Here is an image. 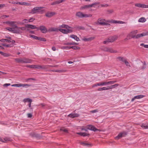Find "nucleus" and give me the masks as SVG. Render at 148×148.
<instances>
[{
    "label": "nucleus",
    "instance_id": "412c9836",
    "mask_svg": "<svg viewBox=\"0 0 148 148\" xmlns=\"http://www.w3.org/2000/svg\"><path fill=\"white\" fill-rule=\"evenodd\" d=\"M32 61L27 58H23V63H31Z\"/></svg>",
    "mask_w": 148,
    "mask_h": 148
},
{
    "label": "nucleus",
    "instance_id": "c85d7f7f",
    "mask_svg": "<svg viewBox=\"0 0 148 148\" xmlns=\"http://www.w3.org/2000/svg\"><path fill=\"white\" fill-rule=\"evenodd\" d=\"M16 23V21H10V25L14 26L15 28L18 29V27L16 25V24H14V23Z\"/></svg>",
    "mask_w": 148,
    "mask_h": 148
},
{
    "label": "nucleus",
    "instance_id": "423d86ee",
    "mask_svg": "<svg viewBox=\"0 0 148 148\" xmlns=\"http://www.w3.org/2000/svg\"><path fill=\"white\" fill-rule=\"evenodd\" d=\"M102 49L104 51L108 52H110L111 53H116L117 52L116 51L113 50L111 48H109L105 47H103L102 48Z\"/></svg>",
    "mask_w": 148,
    "mask_h": 148
},
{
    "label": "nucleus",
    "instance_id": "79ce46f5",
    "mask_svg": "<svg viewBox=\"0 0 148 148\" xmlns=\"http://www.w3.org/2000/svg\"><path fill=\"white\" fill-rule=\"evenodd\" d=\"M4 140H5V142H6L8 141H11L12 139L10 138L5 137L4 138Z\"/></svg>",
    "mask_w": 148,
    "mask_h": 148
},
{
    "label": "nucleus",
    "instance_id": "ea45409f",
    "mask_svg": "<svg viewBox=\"0 0 148 148\" xmlns=\"http://www.w3.org/2000/svg\"><path fill=\"white\" fill-rule=\"evenodd\" d=\"M30 37L33 38L34 39L36 40H38V36H35L33 35H30Z\"/></svg>",
    "mask_w": 148,
    "mask_h": 148
},
{
    "label": "nucleus",
    "instance_id": "dca6fc26",
    "mask_svg": "<svg viewBox=\"0 0 148 148\" xmlns=\"http://www.w3.org/2000/svg\"><path fill=\"white\" fill-rule=\"evenodd\" d=\"M56 14V13L54 12H48L45 14V16L48 17H51Z\"/></svg>",
    "mask_w": 148,
    "mask_h": 148
},
{
    "label": "nucleus",
    "instance_id": "a211bd4d",
    "mask_svg": "<svg viewBox=\"0 0 148 148\" xmlns=\"http://www.w3.org/2000/svg\"><path fill=\"white\" fill-rule=\"evenodd\" d=\"M79 116V114L77 113H71L68 115V116L71 118H74L77 117Z\"/></svg>",
    "mask_w": 148,
    "mask_h": 148
},
{
    "label": "nucleus",
    "instance_id": "393cba45",
    "mask_svg": "<svg viewBox=\"0 0 148 148\" xmlns=\"http://www.w3.org/2000/svg\"><path fill=\"white\" fill-rule=\"evenodd\" d=\"M76 134L79 135L81 136H82L84 137H85L86 136H88L89 134H88L86 133L85 132H77Z\"/></svg>",
    "mask_w": 148,
    "mask_h": 148
},
{
    "label": "nucleus",
    "instance_id": "c756f323",
    "mask_svg": "<svg viewBox=\"0 0 148 148\" xmlns=\"http://www.w3.org/2000/svg\"><path fill=\"white\" fill-rule=\"evenodd\" d=\"M23 101L25 103L28 102L29 103L32 102V100L29 98H26L24 99Z\"/></svg>",
    "mask_w": 148,
    "mask_h": 148
},
{
    "label": "nucleus",
    "instance_id": "a878e982",
    "mask_svg": "<svg viewBox=\"0 0 148 148\" xmlns=\"http://www.w3.org/2000/svg\"><path fill=\"white\" fill-rule=\"evenodd\" d=\"M35 20V19L34 18H29V19H24L23 20V21H27V22H25V23H28V22H33L34 20Z\"/></svg>",
    "mask_w": 148,
    "mask_h": 148
},
{
    "label": "nucleus",
    "instance_id": "4c0bfd02",
    "mask_svg": "<svg viewBox=\"0 0 148 148\" xmlns=\"http://www.w3.org/2000/svg\"><path fill=\"white\" fill-rule=\"evenodd\" d=\"M12 86L16 87H22V84H14L12 85Z\"/></svg>",
    "mask_w": 148,
    "mask_h": 148
},
{
    "label": "nucleus",
    "instance_id": "680f3d73",
    "mask_svg": "<svg viewBox=\"0 0 148 148\" xmlns=\"http://www.w3.org/2000/svg\"><path fill=\"white\" fill-rule=\"evenodd\" d=\"M64 45H71L72 44H71V42H66L64 43Z\"/></svg>",
    "mask_w": 148,
    "mask_h": 148
},
{
    "label": "nucleus",
    "instance_id": "5701e85b",
    "mask_svg": "<svg viewBox=\"0 0 148 148\" xmlns=\"http://www.w3.org/2000/svg\"><path fill=\"white\" fill-rule=\"evenodd\" d=\"M72 29H75L77 30H84L85 29L84 27L83 26H80L77 25H75L74 28H71Z\"/></svg>",
    "mask_w": 148,
    "mask_h": 148
},
{
    "label": "nucleus",
    "instance_id": "cd10ccee",
    "mask_svg": "<svg viewBox=\"0 0 148 148\" xmlns=\"http://www.w3.org/2000/svg\"><path fill=\"white\" fill-rule=\"evenodd\" d=\"M15 60L18 63H23V58H16Z\"/></svg>",
    "mask_w": 148,
    "mask_h": 148
},
{
    "label": "nucleus",
    "instance_id": "6ab92c4d",
    "mask_svg": "<svg viewBox=\"0 0 148 148\" xmlns=\"http://www.w3.org/2000/svg\"><path fill=\"white\" fill-rule=\"evenodd\" d=\"M25 27L28 28H30L32 29H37V30L38 28V27H37L35 25L30 24H27L25 25Z\"/></svg>",
    "mask_w": 148,
    "mask_h": 148
},
{
    "label": "nucleus",
    "instance_id": "f704fd0d",
    "mask_svg": "<svg viewBox=\"0 0 148 148\" xmlns=\"http://www.w3.org/2000/svg\"><path fill=\"white\" fill-rule=\"evenodd\" d=\"M60 27H62V28H71V27L69 26L65 25V24H63L61 25L60 26Z\"/></svg>",
    "mask_w": 148,
    "mask_h": 148
},
{
    "label": "nucleus",
    "instance_id": "de8ad7c7",
    "mask_svg": "<svg viewBox=\"0 0 148 148\" xmlns=\"http://www.w3.org/2000/svg\"><path fill=\"white\" fill-rule=\"evenodd\" d=\"M62 48L63 49L68 50L71 49V46H64Z\"/></svg>",
    "mask_w": 148,
    "mask_h": 148
},
{
    "label": "nucleus",
    "instance_id": "bb28decb",
    "mask_svg": "<svg viewBox=\"0 0 148 148\" xmlns=\"http://www.w3.org/2000/svg\"><path fill=\"white\" fill-rule=\"evenodd\" d=\"M70 37L75 39L77 41H79L80 40L79 38L76 35H71L70 36Z\"/></svg>",
    "mask_w": 148,
    "mask_h": 148
},
{
    "label": "nucleus",
    "instance_id": "09e8293b",
    "mask_svg": "<svg viewBox=\"0 0 148 148\" xmlns=\"http://www.w3.org/2000/svg\"><path fill=\"white\" fill-rule=\"evenodd\" d=\"M6 29L10 32L14 31V29L11 27H7Z\"/></svg>",
    "mask_w": 148,
    "mask_h": 148
},
{
    "label": "nucleus",
    "instance_id": "39448f33",
    "mask_svg": "<svg viewBox=\"0 0 148 148\" xmlns=\"http://www.w3.org/2000/svg\"><path fill=\"white\" fill-rule=\"evenodd\" d=\"M42 7H36L33 8L31 10V13L32 14H34L37 12H39L40 13L42 14L44 12L43 10L39 11L42 8Z\"/></svg>",
    "mask_w": 148,
    "mask_h": 148
},
{
    "label": "nucleus",
    "instance_id": "c9c22d12",
    "mask_svg": "<svg viewBox=\"0 0 148 148\" xmlns=\"http://www.w3.org/2000/svg\"><path fill=\"white\" fill-rule=\"evenodd\" d=\"M146 21V19L143 17H141L138 20V22H144Z\"/></svg>",
    "mask_w": 148,
    "mask_h": 148
},
{
    "label": "nucleus",
    "instance_id": "20e7f679",
    "mask_svg": "<svg viewBox=\"0 0 148 148\" xmlns=\"http://www.w3.org/2000/svg\"><path fill=\"white\" fill-rule=\"evenodd\" d=\"M118 38L117 36H113L110 37L106 40L103 42V43L104 44H107L108 42H113L115 40H116Z\"/></svg>",
    "mask_w": 148,
    "mask_h": 148
},
{
    "label": "nucleus",
    "instance_id": "7ed1b4c3",
    "mask_svg": "<svg viewBox=\"0 0 148 148\" xmlns=\"http://www.w3.org/2000/svg\"><path fill=\"white\" fill-rule=\"evenodd\" d=\"M107 21L105 19L100 18L98 19L97 24L99 25H110L109 23H106Z\"/></svg>",
    "mask_w": 148,
    "mask_h": 148
},
{
    "label": "nucleus",
    "instance_id": "f8f14e48",
    "mask_svg": "<svg viewBox=\"0 0 148 148\" xmlns=\"http://www.w3.org/2000/svg\"><path fill=\"white\" fill-rule=\"evenodd\" d=\"M11 42L12 43L11 44H6L5 43H2L1 44V45L7 47H11L15 45L14 43L15 42V41L14 40H12Z\"/></svg>",
    "mask_w": 148,
    "mask_h": 148
},
{
    "label": "nucleus",
    "instance_id": "603ef678",
    "mask_svg": "<svg viewBox=\"0 0 148 148\" xmlns=\"http://www.w3.org/2000/svg\"><path fill=\"white\" fill-rule=\"evenodd\" d=\"M92 16V15L91 14H84V17H91Z\"/></svg>",
    "mask_w": 148,
    "mask_h": 148
},
{
    "label": "nucleus",
    "instance_id": "a19ab883",
    "mask_svg": "<svg viewBox=\"0 0 148 148\" xmlns=\"http://www.w3.org/2000/svg\"><path fill=\"white\" fill-rule=\"evenodd\" d=\"M119 85L118 84H115L114 85H112L111 86H109V89H111L112 88H114L116 86H119Z\"/></svg>",
    "mask_w": 148,
    "mask_h": 148
},
{
    "label": "nucleus",
    "instance_id": "473e14b6",
    "mask_svg": "<svg viewBox=\"0 0 148 148\" xmlns=\"http://www.w3.org/2000/svg\"><path fill=\"white\" fill-rule=\"evenodd\" d=\"M117 59L120 61H121L123 62H125L126 60V59L123 57H119L117 58Z\"/></svg>",
    "mask_w": 148,
    "mask_h": 148
},
{
    "label": "nucleus",
    "instance_id": "f257e3e1",
    "mask_svg": "<svg viewBox=\"0 0 148 148\" xmlns=\"http://www.w3.org/2000/svg\"><path fill=\"white\" fill-rule=\"evenodd\" d=\"M52 66L49 65H27L26 67L28 68L33 69H48L49 67Z\"/></svg>",
    "mask_w": 148,
    "mask_h": 148
},
{
    "label": "nucleus",
    "instance_id": "3c124183",
    "mask_svg": "<svg viewBox=\"0 0 148 148\" xmlns=\"http://www.w3.org/2000/svg\"><path fill=\"white\" fill-rule=\"evenodd\" d=\"M124 63H125V65L127 66H128V67H130V63H129V62L128 61H127L126 60L125 62Z\"/></svg>",
    "mask_w": 148,
    "mask_h": 148
},
{
    "label": "nucleus",
    "instance_id": "c03bdc74",
    "mask_svg": "<svg viewBox=\"0 0 148 148\" xmlns=\"http://www.w3.org/2000/svg\"><path fill=\"white\" fill-rule=\"evenodd\" d=\"M31 85L29 84H22V87H23L28 88Z\"/></svg>",
    "mask_w": 148,
    "mask_h": 148
},
{
    "label": "nucleus",
    "instance_id": "58836bf2",
    "mask_svg": "<svg viewBox=\"0 0 148 148\" xmlns=\"http://www.w3.org/2000/svg\"><path fill=\"white\" fill-rule=\"evenodd\" d=\"M71 49H73L77 50L79 49H80V47H79L76 46H73L71 47Z\"/></svg>",
    "mask_w": 148,
    "mask_h": 148
},
{
    "label": "nucleus",
    "instance_id": "aec40b11",
    "mask_svg": "<svg viewBox=\"0 0 148 148\" xmlns=\"http://www.w3.org/2000/svg\"><path fill=\"white\" fill-rule=\"evenodd\" d=\"M95 38L94 37H91L88 38H84L82 40L85 42L90 41L94 40Z\"/></svg>",
    "mask_w": 148,
    "mask_h": 148
},
{
    "label": "nucleus",
    "instance_id": "864d4df0",
    "mask_svg": "<svg viewBox=\"0 0 148 148\" xmlns=\"http://www.w3.org/2000/svg\"><path fill=\"white\" fill-rule=\"evenodd\" d=\"M116 82V81H110L109 82H108V84H113L114 83H115Z\"/></svg>",
    "mask_w": 148,
    "mask_h": 148
},
{
    "label": "nucleus",
    "instance_id": "a18cd8bd",
    "mask_svg": "<svg viewBox=\"0 0 148 148\" xmlns=\"http://www.w3.org/2000/svg\"><path fill=\"white\" fill-rule=\"evenodd\" d=\"M54 72H58L59 73H62L64 72L63 70H52Z\"/></svg>",
    "mask_w": 148,
    "mask_h": 148
},
{
    "label": "nucleus",
    "instance_id": "6e6552de",
    "mask_svg": "<svg viewBox=\"0 0 148 148\" xmlns=\"http://www.w3.org/2000/svg\"><path fill=\"white\" fill-rule=\"evenodd\" d=\"M140 66L139 67L138 71L143 70L145 69L147 66V64L145 61H140Z\"/></svg>",
    "mask_w": 148,
    "mask_h": 148
},
{
    "label": "nucleus",
    "instance_id": "0eeeda50",
    "mask_svg": "<svg viewBox=\"0 0 148 148\" xmlns=\"http://www.w3.org/2000/svg\"><path fill=\"white\" fill-rule=\"evenodd\" d=\"M99 3V2H95L91 4L85 5L84 6L81 7V8H80V9L84 10L88 8L92 7H95L94 6V5H96L97 4H98Z\"/></svg>",
    "mask_w": 148,
    "mask_h": 148
},
{
    "label": "nucleus",
    "instance_id": "13d9d810",
    "mask_svg": "<svg viewBox=\"0 0 148 148\" xmlns=\"http://www.w3.org/2000/svg\"><path fill=\"white\" fill-rule=\"evenodd\" d=\"M27 116L28 118H31L32 116V115L31 113H28L27 114Z\"/></svg>",
    "mask_w": 148,
    "mask_h": 148
},
{
    "label": "nucleus",
    "instance_id": "69168bd1",
    "mask_svg": "<svg viewBox=\"0 0 148 148\" xmlns=\"http://www.w3.org/2000/svg\"><path fill=\"white\" fill-rule=\"evenodd\" d=\"M125 23V22L121 21H118V24H123Z\"/></svg>",
    "mask_w": 148,
    "mask_h": 148
},
{
    "label": "nucleus",
    "instance_id": "e433bc0d",
    "mask_svg": "<svg viewBox=\"0 0 148 148\" xmlns=\"http://www.w3.org/2000/svg\"><path fill=\"white\" fill-rule=\"evenodd\" d=\"M107 22H110L113 23H118V21L113 20L111 21L108 20L107 21Z\"/></svg>",
    "mask_w": 148,
    "mask_h": 148
},
{
    "label": "nucleus",
    "instance_id": "1a4fd4ad",
    "mask_svg": "<svg viewBox=\"0 0 148 148\" xmlns=\"http://www.w3.org/2000/svg\"><path fill=\"white\" fill-rule=\"evenodd\" d=\"M40 30L43 33H45L48 32L47 29L44 25L40 26L39 27H38L37 30Z\"/></svg>",
    "mask_w": 148,
    "mask_h": 148
},
{
    "label": "nucleus",
    "instance_id": "2f4dec72",
    "mask_svg": "<svg viewBox=\"0 0 148 148\" xmlns=\"http://www.w3.org/2000/svg\"><path fill=\"white\" fill-rule=\"evenodd\" d=\"M109 86H108L107 87H104L102 88H99L98 89V91H102L104 90H109Z\"/></svg>",
    "mask_w": 148,
    "mask_h": 148
},
{
    "label": "nucleus",
    "instance_id": "f03ea898",
    "mask_svg": "<svg viewBox=\"0 0 148 148\" xmlns=\"http://www.w3.org/2000/svg\"><path fill=\"white\" fill-rule=\"evenodd\" d=\"M130 35L133 38H135L138 39L144 36L148 35V32H143L141 34H139L135 35L134 33H132V32L130 33Z\"/></svg>",
    "mask_w": 148,
    "mask_h": 148
},
{
    "label": "nucleus",
    "instance_id": "4468645a",
    "mask_svg": "<svg viewBox=\"0 0 148 148\" xmlns=\"http://www.w3.org/2000/svg\"><path fill=\"white\" fill-rule=\"evenodd\" d=\"M145 97V95H139L134 96L131 99V101H133L136 99H139Z\"/></svg>",
    "mask_w": 148,
    "mask_h": 148
},
{
    "label": "nucleus",
    "instance_id": "774afa93",
    "mask_svg": "<svg viewBox=\"0 0 148 148\" xmlns=\"http://www.w3.org/2000/svg\"><path fill=\"white\" fill-rule=\"evenodd\" d=\"M98 112V110H92L91 111V112L92 113H94Z\"/></svg>",
    "mask_w": 148,
    "mask_h": 148
},
{
    "label": "nucleus",
    "instance_id": "4be33fe9",
    "mask_svg": "<svg viewBox=\"0 0 148 148\" xmlns=\"http://www.w3.org/2000/svg\"><path fill=\"white\" fill-rule=\"evenodd\" d=\"M16 4H19L25 5L29 6L30 5V3L25 2H19L16 1Z\"/></svg>",
    "mask_w": 148,
    "mask_h": 148
},
{
    "label": "nucleus",
    "instance_id": "9d476101",
    "mask_svg": "<svg viewBox=\"0 0 148 148\" xmlns=\"http://www.w3.org/2000/svg\"><path fill=\"white\" fill-rule=\"evenodd\" d=\"M127 134V132H121L117 136L115 137V139L116 140H118L121 138L125 136Z\"/></svg>",
    "mask_w": 148,
    "mask_h": 148
},
{
    "label": "nucleus",
    "instance_id": "338daca9",
    "mask_svg": "<svg viewBox=\"0 0 148 148\" xmlns=\"http://www.w3.org/2000/svg\"><path fill=\"white\" fill-rule=\"evenodd\" d=\"M138 32V31L137 30H135L132 31V33H134L135 34H136Z\"/></svg>",
    "mask_w": 148,
    "mask_h": 148
},
{
    "label": "nucleus",
    "instance_id": "49530a36",
    "mask_svg": "<svg viewBox=\"0 0 148 148\" xmlns=\"http://www.w3.org/2000/svg\"><path fill=\"white\" fill-rule=\"evenodd\" d=\"M60 130L62 131H63L67 133L68 132V130L64 128H61L60 129Z\"/></svg>",
    "mask_w": 148,
    "mask_h": 148
},
{
    "label": "nucleus",
    "instance_id": "8fccbe9b",
    "mask_svg": "<svg viewBox=\"0 0 148 148\" xmlns=\"http://www.w3.org/2000/svg\"><path fill=\"white\" fill-rule=\"evenodd\" d=\"M114 11L113 10H107V12L108 14H110L112 13Z\"/></svg>",
    "mask_w": 148,
    "mask_h": 148
},
{
    "label": "nucleus",
    "instance_id": "7c9ffc66",
    "mask_svg": "<svg viewBox=\"0 0 148 148\" xmlns=\"http://www.w3.org/2000/svg\"><path fill=\"white\" fill-rule=\"evenodd\" d=\"M0 41L2 42H7L8 43H10L11 42V41L9 39H2L0 40Z\"/></svg>",
    "mask_w": 148,
    "mask_h": 148
},
{
    "label": "nucleus",
    "instance_id": "5fc2aeb1",
    "mask_svg": "<svg viewBox=\"0 0 148 148\" xmlns=\"http://www.w3.org/2000/svg\"><path fill=\"white\" fill-rule=\"evenodd\" d=\"M102 86H106L108 84V82H102Z\"/></svg>",
    "mask_w": 148,
    "mask_h": 148
},
{
    "label": "nucleus",
    "instance_id": "4d7b16f0",
    "mask_svg": "<svg viewBox=\"0 0 148 148\" xmlns=\"http://www.w3.org/2000/svg\"><path fill=\"white\" fill-rule=\"evenodd\" d=\"M88 129H87V127H86V128H84V127H82L81 128V130H84L85 131L87 132L88 131Z\"/></svg>",
    "mask_w": 148,
    "mask_h": 148
},
{
    "label": "nucleus",
    "instance_id": "e2e57ef3",
    "mask_svg": "<svg viewBox=\"0 0 148 148\" xmlns=\"http://www.w3.org/2000/svg\"><path fill=\"white\" fill-rule=\"evenodd\" d=\"M10 85V83L5 84L3 85V86L5 87H7Z\"/></svg>",
    "mask_w": 148,
    "mask_h": 148
},
{
    "label": "nucleus",
    "instance_id": "bf43d9fd",
    "mask_svg": "<svg viewBox=\"0 0 148 148\" xmlns=\"http://www.w3.org/2000/svg\"><path fill=\"white\" fill-rule=\"evenodd\" d=\"M55 2V3H56V4H59L60 3H61L62 2H61V0H58V1H56Z\"/></svg>",
    "mask_w": 148,
    "mask_h": 148
},
{
    "label": "nucleus",
    "instance_id": "2eb2a0df",
    "mask_svg": "<svg viewBox=\"0 0 148 148\" xmlns=\"http://www.w3.org/2000/svg\"><path fill=\"white\" fill-rule=\"evenodd\" d=\"M84 14L80 12H77L76 13L75 15L79 18L84 17Z\"/></svg>",
    "mask_w": 148,
    "mask_h": 148
},
{
    "label": "nucleus",
    "instance_id": "f3484780",
    "mask_svg": "<svg viewBox=\"0 0 148 148\" xmlns=\"http://www.w3.org/2000/svg\"><path fill=\"white\" fill-rule=\"evenodd\" d=\"M59 31L65 34H67L69 32H71L70 30L69 29H58V31Z\"/></svg>",
    "mask_w": 148,
    "mask_h": 148
},
{
    "label": "nucleus",
    "instance_id": "0e129e2a",
    "mask_svg": "<svg viewBox=\"0 0 148 148\" xmlns=\"http://www.w3.org/2000/svg\"><path fill=\"white\" fill-rule=\"evenodd\" d=\"M108 6V4H101V7H107Z\"/></svg>",
    "mask_w": 148,
    "mask_h": 148
},
{
    "label": "nucleus",
    "instance_id": "37998d69",
    "mask_svg": "<svg viewBox=\"0 0 148 148\" xmlns=\"http://www.w3.org/2000/svg\"><path fill=\"white\" fill-rule=\"evenodd\" d=\"M38 40H40V41H44V42L46 41V40L45 38H41V37H38Z\"/></svg>",
    "mask_w": 148,
    "mask_h": 148
},
{
    "label": "nucleus",
    "instance_id": "ddd939ff",
    "mask_svg": "<svg viewBox=\"0 0 148 148\" xmlns=\"http://www.w3.org/2000/svg\"><path fill=\"white\" fill-rule=\"evenodd\" d=\"M135 6L139 8H148V5H146L143 4H141L140 3H136L135 5Z\"/></svg>",
    "mask_w": 148,
    "mask_h": 148
},
{
    "label": "nucleus",
    "instance_id": "72a5a7b5",
    "mask_svg": "<svg viewBox=\"0 0 148 148\" xmlns=\"http://www.w3.org/2000/svg\"><path fill=\"white\" fill-rule=\"evenodd\" d=\"M141 127L144 129H148V124L146 123L142 124L141 126Z\"/></svg>",
    "mask_w": 148,
    "mask_h": 148
},
{
    "label": "nucleus",
    "instance_id": "6e6d98bb",
    "mask_svg": "<svg viewBox=\"0 0 148 148\" xmlns=\"http://www.w3.org/2000/svg\"><path fill=\"white\" fill-rule=\"evenodd\" d=\"M141 46H143L145 48H148V45H145L143 44L142 43L140 44Z\"/></svg>",
    "mask_w": 148,
    "mask_h": 148
},
{
    "label": "nucleus",
    "instance_id": "9b49d317",
    "mask_svg": "<svg viewBox=\"0 0 148 148\" xmlns=\"http://www.w3.org/2000/svg\"><path fill=\"white\" fill-rule=\"evenodd\" d=\"M86 127H87L88 130L93 131L94 132H96L99 130L98 129L96 128L95 126L92 125H88Z\"/></svg>",
    "mask_w": 148,
    "mask_h": 148
},
{
    "label": "nucleus",
    "instance_id": "b1692460",
    "mask_svg": "<svg viewBox=\"0 0 148 148\" xmlns=\"http://www.w3.org/2000/svg\"><path fill=\"white\" fill-rule=\"evenodd\" d=\"M48 32H57L58 31V29L55 27H51L47 30Z\"/></svg>",
    "mask_w": 148,
    "mask_h": 148
},
{
    "label": "nucleus",
    "instance_id": "052dcab7",
    "mask_svg": "<svg viewBox=\"0 0 148 148\" xmlns=\"http://www.w3.org/2000/svg\"><path fill=\"white\" fill-rule=\"evenodd\" d=\"M81 144H83V145H84L85 146H88V145H90V144L86 143H85L84 142L81 143Z\"/></svg>",
    "mask_w": 148,
    "mask_h": 148
}]
</instances>
